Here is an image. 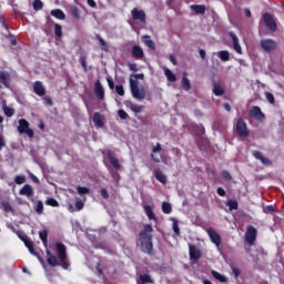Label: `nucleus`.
<instances>
[{
    "label": "nucleus",
    "instance_id": "obj_1",
    "mask_svg": "<svg viewBox=\"0 0 284 284\" xmlns=\"http://www.w3.org/2000/svg\"><path fill=\"white\" fill-rule=\"evenodd\" d=\"M154 227L152 224H144L136 237V247L142 254L154 255Z\"/></svg>",
    "mask_w": 284,
    "mask_h": 284
},
{
    "label": "nucleus",
    "instance_id": "obj_61",
    "mask_svg": "<svg viewBox=\"0 0 284 284\" xmlns=\"http://www.w3.org/2000/svg\"><path fill=\"white\" fill-rule=\"evenodd\" d=\"M266 99L268 103H274V94L266 92Z\"/></svg>",
    "mask_w": 284,
    "mask_h": 284
},
{
    "label": "nucleus",
    "instance_id": "obj_7",
    "mask_svg": "<svg viewBox=\"0 0 284 284\" xmlns=\"http://www.w3.org/2000/svg\"><path fill=\"white\" fill-rule=\"evenodd\" d=\"M248 116L255 119V121H265V113L261 111V106H253L248 111Z\"/></svg>",
    "mask_w": 284,
    "mask_h": 284
},
{
    "label": "nucleus",
    "instance_id": "obj_39",
    "mask_svg": "<svg viewBox=\"0 0 284 284\" xmlns=\"http://www.w3.org/2000/svg\"><path fill=\"white\" fill-rule=\"evenodd\" d=\"M88 57L85 55H80L79 61L81 67L83 68L84 72H88V61H87Z\"/></svg>",
    "mask_w": 284,
    "mask_h": 284
},
{
    "label": "nucleus",
    "instance_id": "obj_56",
    "mask_svg": "<svg viewBox=\"0 0 284 284\" xmlns=\"http://www.w3.org/2000/svg\"><path fill=\"white\" fill-rule=\"evenodd\" d=\"M84 206H85V204L83 203V201L78 200L75 202V209L78 210V212H81V210H83Z\"/></svg>",
    "mask_w": 284,
    "mask_h": 284
},
{
    "label": "nucleus",
    "instance_id": "obj_59",
    "mask_svg": "<svg viewBox=\"0 0 284 284\" xmlns=\"http://www.w3.org/2000/svg\"><path fill=\"white\" fill-rule=\"evenodd\" d=\"M106 82L110 90H114V80H112L111 78H106Z\"/></svg>",
    "mask_w": 284,
    "mask_h": 284
},
{
    "label": "nucleus",
    "instance_id": "obj_14",
    "mask_svg": "<svg viewBox=\"0 0 284 284\" xmlns=\"http://www.w3.org/2000/svg\"><path fill=\"white\" fill-rule=\"evenodd\" d=\"M10 72L8 71H0V88H10Z\"/></svg>",
    "mask_w": 284,
    "mask_h": 284
},
{
    "label": "nucleus",
    "instance_id": "obj_11",
    "mask_svg": "<svg viewBox=\"0 0 284 284\" xmlns=\"http://www.w3.org/2000/svg\"><path fill=\"white\" fill-rule=\"evenodd\" d=\"M261 48L264 49L265 52H274V50H276V41L272 39L262 40Z\"/></svg>",
    "mask_w": 284,
    "mask_h": 284
},
{
    "label": "nucleus",
    "instance_id": "obj_42",
    "mask_svg": "<svg viewBox=\"0 0 284 284\" xmlns=\"http://www.w3.org/2000/svg\"><path fill=\"white\" fill-rule=\"evenodd\" d=\"M194 130L196 134H200V136H203V134H205V126H203V124H195Z\"/></svg>",
    "mask_w": 284,
    "mask_h": 284
},
{
    "label": "nucleus",
    "instance_id": "obj_21",
    "mask_svg": "<svg viewBox=\"0 0 284 284\" xmlns=\"http://www.w3.org/2000/svg\"><path fill=\"white\" fill-rule=\"evenodd\" d=\"M92 121L94 125H97V128H103V125H105V123L103 122V115H101V113L99 112H95L93 114Z\"/></svg>",
    "mask_w": 284,
    "mask_h": 284
},
{
    "label": "nucleus",
    "instance_id": "obj_64",
    "mask_svg": "<svg viewBox=\"0 0 284 284\" xmlns=\"http://www.w3.org/2000/svg\"><path fill=\"white\" fill-rule=\"evenodd\" d=\"M29 176H30L31 181H33V183H38V184L41 183V181H39V178H37V175L30 173Z\"/></svg>",
    "mask_w": 284,
    "mask_h": 284
},
{
    "label": "nucleus",
    "instance_id": "obj_58",
    "mask_svg": "<svg viewBox=\"0 0 284 284\" xmlns=\"http://www.w3.org/2000/svg\"><path fill=\"white\" fill-rule=\"evenodd\" d=\"M206 174L209 176H216V171L214 169H211L210 166H206Z\"/></svg>",
    "mask_w": 284,
    "mask_h": 284
},
{
    "label": "nucleus",
    "instance_id": "obj_27",
    "mask_svg": "<svg viewBox=\"0 0 284 284\" xmlns=\"http://www.w3.org/2000/svg\"><path fill=\"white\" fill-rule=\"evenodd\" d=\"M144 45H148L150 50H156V44L154 43L153 39L150 36H144Z\"/></svg>",
    "mask_w": 284,
    "mask_h": 284
},
{
    "label": "nucleus",
    "instance_id": "obj_16",
    "mask_svg": "<svg viewBox=\"0 0 284 284\" xmlns=\"http://www.w3.org/2000/svg\"><path fill=\"white\" fill-rule=\"evenodd\" d=\"M33 92L37 97H45V87H43V82L36 81L33 83Z\"/></svg>",
    "mask_w": 284,
    "mask_h": 284
},
{
    "label": "nucleus",
    "instance_id": "obj_31",
    "mask_svg": "<svg viewBox=\"0 0 284 284\" xmlns=\"http://www.w3.org/2000/svg\"><path fill=\"white\" fill-rule=\"evenodd\" d=\"M191 9L195 12V14H205V6L203 4H193Z\"/></svg>",
    "mask_w": 284,
    "mask_h": 284
},
{
    "label": "nucleus",
    "instance_id": "obj_19",
    "mask_svg": "<svg viewBox=\"0 0 284 284\" xmlns=\"http://www.w3.org/2000/svg\"><path fill=\"white\" fill-rule=\"evenodd\" d=\"M154 178L159 183H162V185H165L168 183V176L163 174V172L160 169H156L154 171Z\"/></svg>",
    "mask_w": 284,
    "mask_h": 284
},
{
    "label": "nucleus",
    "instance_id": "obj_4",
    "mask_svg": "<svg viewBox=\"0 0 284 284\" xmlns=\"http://www.w3.org/2000/svg\"><path fill=\"white\" fill-rule=\"evenodd\" d=\"M18 132L19 134H27L29 139H34V131L30 129V122L26 119H20L18 121Z\"/></svg>",
    "mask_w": 284,
    "mask_h": 284
},
{
    "label": "nucleus",
    "instance_id": "obj_30",
    "mask_svg": "<svg viewBox=\"0 0 284 284\" xmlns=\"http://www.w3.org/2000/svg\"><path fill=\"white\" fill-rule=\"evenodd\" d=\"M164 74L170 83H174L176 81V75L172 72V70L165 68Z\"/></svg>",
    "mask_w": 284,
    "mask_h": 284
},
{
    "label": "nucleus",
    "instance_id": "obj_49",
    "mask_svg": "<svg viewBox=\"0 0 284 284\" xmlns=\"http://www.w3.org/2000/svg\"><path fill=\"white\" fill-rule=\"evenodd\" d=\"M34 210H36L37 214H43V202L38 201Z\"/></svg>",
    "mask_w": 284,
    "mask_h": 284
},
{
    "label": "nucleus",
    "instance_id": "obj_26",
    "mask_svg": "<svg viewBox=\"0 0 284 284\" xmlns=\"http://www.w3.org/2000/svg\"><path fill=\"white\" fill-rule=\"evenodd\" d=\"M24 245L29 250L30 254H32L33 256H37V250H34V242H32V240L26 239Z\"/></svg>",
    "mask_w": 284,
    "mask_h": 284
},
{
    "label": "nucleus",
    "instance_id": "obj_10",
    "mask_svg": "<svg viewBox=\"0 0 284 284\" xmlns=\"http://www.w3.org/2000/svg\"><path fill=\"white\" fill-rule=\"evenodd\" d=\"M206 234H209L210 240L212 241V243H214V245H216V247L221 246V234H219L214 229L209 227L206 230Z\"/></svg>",
    "mask_w": 284,
    "mask_h": 284
},
{
    "label": "nucleus",
    "instance_id": "obj_54",
    "mask_svg": "<svg viewBox=\"0 0 284 284\" xmlns=\"http://www.w3.org/2000/svg\"><path fill=\"white\" fill-rule=\"evenodd\" d=\"M173 232L179 236L181 234V229H179V221L173 222Z\"/></svg>",
    "mask_w": 284,
    "mask_h": 284
},
{
    "label": "nucleus",
    "instance_id": "obj_32",
    "mask_svg": "<svg viewBox=\"0 0 284 284\" xmlns=\"http://www.w3.org/2000/svg\"><path fill=\"white\" fill-rule=\"evenodd\" d=\"M213 94H215V97H223L225 94V90L221 85L214 84Z\"/></svg>",
    "mask_w": 284,
    "mask_h": 284
},
{
    "label": "nucleus",
    "instance_id": "obj_12",
    "mask_svg": "<svg viewBox=\"0 0 284 284\" xmlns=\"http://www.w3.org/2000/svg\"><path fill=\"white\" fill-rule=\"evenodd\" d=\"M94 94L100 101L105 99V90L103 89V84H101L100 80L95 81L94 83Z\"/></svg>",
    "mask_w": 284,
    "mask_h": 284
},
{
    "label": "nucleus",
    "instance_id": "obj_13",
    "mask_svg": "<svg viewBox=\"0 0 284 284\" xmlns=\"http://www.w3.org/2000/svg\"><path fill=\"white\" fill-rule=\"evenodd\" d=\"M263 19L266 28H268V30L272 32H276V22L274 21V18H272V14L264 13Z\"/></svg>",
    "mask_w": 284,
    "mask_h": 284
},
{
    "label": "nucleus",
    "instance_id": "obj_43",
    "mask_svg": "<svg viewBox=\"0 0 284 284\" xmlns=\"http://www.w3.org/2000/svg\"><path fill=\"white\" fill-rule=\"evenodd\" d=\"M219 59H221V61H230V52L229 51H220Z\"/></svg>",
    "mask_w": 284,
    "mask_h": 284
},
{
    "label": "nucleus",
    "instance_id": "obj_25",
    "mask_svg": "<svg viewBox=\"0 0 284 284\" xmlns=\"http://www.w3.org/2000/svg\"><path fill=\"white\" fill-rule=\"evenodd\" d=\"M51 17L59 19L60 21L65 20V13L61 9H53L50 11Z\"/></svg>",
    "mask_w": 284,
    "mask_h": 284
},
{
    "label": "nucleus",
    "instance_id": "obj_20",
    "mask_svg": "<svg viewBox=\"0 0 284 284\" xmlns=\"http://www.w3.org/2000/svg\"><path fill=\"white\" fill-rule=\"evenodd\" d=\"M253 156L257 161H261V163H263V165H270V163H272L270 161V159L263 156V153L261 151H253Z\"/></svg>",
    "mask_w": 284,
    "mask_h": 284
},
{
    "label": "nucleus",
    "instance_id": "obj_9",
    "mask_svg": "<svg viewBox=\"0 0 284 284\" xmlns=\"http://www.w3.org/2000/svg\"><path fill=\"white\" fill-rule=\"evenodd\" d=\"M131 17L133 21H140V23H145L146 21L145 11L143 9L134 8L131 11Z\"/></svg>",
    "mask_w": 284,
    "mask_h": 284
},
{
    "label": "nucleus",
    "instance_id": "obj_2",
    "mask_svg": "<svg viewBox=\"0 0 284 284\" xmlns=\"http://www.w3.org/2000/svg\"><path fill=\"white\" fill-rule=\"evenodd\" d=\"M55 251L59 260L54 256V254H52L50 248L45 250L48 265H50V267H61L62 270H69L70 262L68 261V250L65 248V244L61 242L55 243Z\"/></svg>",
    "mask_w": 284,
    "mask_h": 284
},
{
    "label": "nucleus",
    "instance_id": "obj_18",
    "mask_svg": "<svg viewBox=\"0 0 284 284\" xmlns=\"http://www.w3.org/2000/svg\"><path fill=\"white\" fill-rule=\"evenodd\" d=\"M229 37H231L233 41V48L237 54H243V49L241 48V44L239 43V37L235 36L234 32H230Z\"/></svg>",
    "mask_w": 284,
    "mask_h": 284
},
{
    "label": "nucleus",
    "instance_id": "obj_46",
    "mask_svg": "<svg viewBox=\"0 0 284 284\" xmlns=\"http://www.w3.org/2000/svg\"><path fill=\"white\" fill-rule=\"evenodd\" d=\"M118 116L122 120V121H125L129 119L130 115H128V112H125V110L123 109H120L118 111Z\"/></svg>",
    "mask_w": 284,
    "mask_h": 284
},
{
    "label": "nucleus",
    "instance_id": "obj_5",
    "mask_svg": "<svg viewBox=\"0 0 284 284\" xmlns=\"http://www.w3.org/2000/svg\"><path fill=\"white\" fill-rule=\"evenodd\" d=\"M258 234V231H256V227L253 225H248L246 227V233H245V241L248 243V245H254L256 243V236Z\"/></svg>",
    "mask_w": 284,
    "mask_h": 284
},
{
    "label": "nucleus",
    "instance_id": "obj_24",
    "mask_svg": "<svg viewBox=\"0 0 284 284\" xmlns=\"http://www.w3.org/2000/svg\"><path fill=\"white\" fill-rule=\"evenodd\" d=\"M182 88L185 92H190V90H192V83H190V79H187V72L183 73Z\"/></svg>",
    "mask_w": 284,
    "mask_h": 284
},
{
    "label": "nucleus",
    "instance_id": "obj_6",
    "mask_svg": "<svg viewBox=\"0 0 284 284\" xmlns=\"http://www.w3.org/2000/svg\"><path fill=\"white\" fill-rule=\"evenodd\" d=\"M235 129L239 136H242V138L250 136V131L247 130V123H245V120L243 118H240L237 120Z\"/></svg>",
    "mask_w": 284,
    "mask_h": 284
},
{
    "label": "nucleus",
    "instance_id": "obj_17",
    "mask_svg": "<svg viewBox=\"0 0 284 284\" xmlns=\"http://www.w3.org/2000/svg\"><path fill=\"white\" fill-rule=\"evenodd\" d=\"M189 255L191 261H200L201 258V250L196 248V246L190 244L189 245Z\"/></svg>",
    "mask_w": 284,
    "mask_h": 284
},
{
    "label": "nucleus",
    "instance_id": "obj_53",
    "mask_svg": "<svg viewBox=\"0 0 284 284\" xmlns=\"http://www.w3.org/2000/svg\"><path fill=\"white\" fill-rule=\"evenodd\" d=\"M42 101L44 103V105H54V102H52V98H50V95H45L44 98H42Z\"/></svg>",
    "mask_w": 284,
    "mask_h": 284
},
{
    "label": "nucleus",
    "instance_id": "obj_48",
    "mask_svg": "<svg viewBox=\"0 0 284 284\" xmlns=\"http://www.w3.org/2000/svg\"><path fill=\"white\" fill-rule=\"evenodd\" d=\"M14 183H17V185H23V183H26V175H17L14 178Z\"/></svg>",
    "mask_w": 284,
    "mask_h": 284
},
{
    "label": "nucleus",
    "instance_id": "obj_38",
    "mask_svg": "<svg viewBox=\"0 0 284 284\" xmlns=\"http://www.w3.org/2000/svg\"><path fill=\"white\" fill-rule=\"evenodd\" d=\"M1 207L3 210V212H14V209H12V205L10 204V202H1Z\"/></svg>",
    "mask_w": 284,
    "mask_h": 284
},
{
    "label": "nucleus",
    "instance_id": "obj_47",
    "mask_svg": "<svg viewBox=\"0 0 284 284\" xmlns=\"http://www.w3.org/2000/svg\"><path fill=\"white\" fill-rule=\"evenodd\" d=\"M115 92L119 97H125V89H123L122 84L115 85Z\"/></svg>",
    "mask_w": 284,
    "mask_h": 284
},
{
    "label": "nucleus",
    "instance_id": "obj_23",
    "mask_svg": "<svg viewBox=\"0 0 284 284\" xmlns=\"http://www.w3.org/2000/svg\"><path fill=\"white\" fill-rule=\"evenodd\" d=\"M19 194L21 196H32V194H34V191L32 190V186L30 184H24L23 187L19 191Z\"/></svg>",
    "mask_w": 284,
    "mask_h": 284
},
{
    "label": "nucleus",
    "instance_id": "obj_55",
    "mask_svg": "<svg viewBox=\"0 0 284 284\" xmlns=\"http://www.w3.org/2000/svg\"><path fill=\"white\" fill-rule=\"evenodd\" d=\"M71 16L73 17V19H80L81 16L79 14V9L77 7L71 9Z\"/></svg>",
    "mask_w": 284,
    "mask_h": 284
},
{
    "label": "nucleus",
    "instance_id": "obj_8",
    "mask_svg": "<svg viewBox=\"0 0 284 284\" xmlns=\"http://www.w3.org/2000/svg\"><path fill=\"white\" fill-rule=\"evenodd\" d=\"M131 57L136 61H143V59L145 58V52L143 51V48H141V45L134 44L131 50Z\"/></svg>",
    "mask_w": 284,
    "mask_h": 284
},
{
    "label": "nucleus",
    "instance_id": "obj_57",
    "mask_svg": "<svg viewBox=\"0 0 284 284\" xmlns=\"http://www.w3.org/2000/svg\"><path fill=\"white\" fill-rule=\"evenodd\" d=\"M231 270L235 278H239V276H241V270L239 267L232 266Z\"/></svg>",
    "mask_w": 284,
    "mask_h": 284
},
{
    "label": "nucleus",
    "instance_id": "obj_28",
    "mask_svg": "<svg viewBox=\"0 0 284 284\" xmlns=\"http://www.w3.org/2000/svg\"><path fill=\"white\" fill-rule=\"evenodd\" d=\"M144 212H145L149 221H156V215L154 214V211H152V206L144 205Z\"/></svg>",
    "mask_w": 284,
    "mask_h": 284
},
{
    "label": "nucleus",
    "instance_id": "obj_52",
    "mask_svg": "<svg viewBox=\"0 0 284 284\" xmlns=\"http://www.w3.org/2000/svg\"><path fill=\"white\" fill-rule=\"evenodd\" d=\"M100 196H102V199H104L105 201H108V199H110V193L108 192V189L102 187L100 190Z\"/></svg>",
    "mask_w": 284,
    "mask_h": 284
},
{
    "label": "nucleus",
    "instance_id": "obj_33",
    "mask_svg": "<svg viewBox=\"0 0 284 284\" xmlns=\"http://www.w3.org/2000/svg\"><path fill=\"white\" fill-rule=\"evenodd\" d=\"M95 39H97V41H99L102 50H104V52H108V50H109L108 42L104 41V39L101 37V34H97Z\"/></svg>",
    "mask_w": 284,
    "mask_h": 284
},
{
    "label": "nucleus",
    "instance_id": "obj_41",
    "mask_svg": "<svg viewBox=\"0 0 284 284\" xmlns=\"http://www.w3.org/2000/svg\"><path fill=\"white\" fill-rule=\"evenodd\" d=\"M45 205H50L51 207H59V201L54 197H49L45 201Z\"/></svg>",
    "mask_w": 284,
    "mask_h": 284
},
{
    "label": "nucleus",
    "instance_id": "obj_36",
    "mask_svg": "<svg viewBox=\"0 0 284 284\" xmlns=\"http://www.w3.org/2000/svg\"><path fill=\"white\" fill-rule=\"evenodd\" d=\"M162 212L163 214H172V204H170L169 202H163Z\"/></svg>",
    "mask_w": 284,
    "mask_h": 284
},
{
    "label": "nucleus",
    "instance_id": "obj_40",
    "mask_svg": "<svg viewBox=\"0 0 284 284\" xmlns=\"http://www.w3.org/2000/svg\"><path fill=\"white\" fill-rule=\"evenodd\" d=\"M226 205L231 211L239 210V202L236 200H229Z\"/></svg>",
    "mask_w": 284,
    "mask_h": 284
},
{
    "label": "nucleus",
    "instance_id": "obj_34",
    "mask_svg": "<svg viewBox=\"0 0 284 284\" xmlns=\"http://www.w3.org/2000/svg\"><path fill=\"white\" fill-rule=\"evenodd\" d=\"M54 34L58 37V39H61L63 37V27L59 23H54Z\"/></svg>",
    "mask_w": 284,
    "mask_h": 284
},
{
    "label": "nucleus",
    "instance_id": "obj_60",
    "mask_svg": "<svg viewBox=\"0 0 284 284\" xmlns=\"http://www.w3.org/2000/svg\"><path fill=\"white\" fill-rule=\"evenodd\" d=\"M153 154L161 152V143H156V145L152 149Z\"/></svg>",
    "mask_w": 284,
    "mask_h": 284
},
{
    "label": "nucleus",
    "instance_id": "obj_44",
    "mask_svg": "<svg viewBox=\"0 0 284 284\" xmlns=\"http://www.w3.org/2000/svg\"><path fill=\"white\" fill-rule=\"evenodd\" d=\"M77 191L80 196H83L84 194H90V187L87 186H78Z\"/></svg>",
    "mask_w": 284,
    "mask_h": 284
},
{
    "label": "nucleus",
    "instance_id": "obj_63",
    "mask_svg": "<svg viewBox=\"0 0 284 284\" xmlns=\"http://www.w3.org/2000/svg\"><path fill=\"white\" fill-rule=\"evenodd\" d=\"M128 68H129L130 72H136V70H138L136 64H134V63H129Z\"/></svg>",
    "mask_w": 284,
    "mask_h": 284
},
{
    "label": "nucleus",
    "instance_id": "obj_50",
    "mask_svg": "<svg viewBox=\"0 0 284 284\" xmlns=\"http://www.w3.org/2000/svg\"><path fill=\"white\" fill-rule=\"evenodd\" d=\"M3 113L6 114V116H14V109L9 108V106H4L3 108Z\"/></svg>",
    "mask_w": 284,
    "mask_h": 284
},
{
    "label": "nucleus",
    "instance_id": "obj_37",
    "mask_svg": "<svg viewBox=\"0 0 284 284\" xmlns=\"http://www.w3.org/2000/svg\"><path fill=\"white\" fill-rule=\"evenodd\" d=\"M32 8H33V10H36V12H39L40 10H43V1L34 0L33 3H32Z\"/></svg>",
    "mask_w": 284,
    "mask_h": 284
},
{
    "label": "nucleus",
    "instance_id": "obj_62",
    "mask_svg": "<svg viewBox=\"0 0 284 284\" xmlns=\"http://www.w3.org/2000/svg\"><path fill=\"white\" fill-rule=\"evenodd\" d=\"M216 194H217L219 196H225V189H223V187H217V189H216Z\"/></svg>",
    "mask_w": 284,
    "mask_h": 284
},
{
    "label": "nucleus",
    "instance_id": "obj_22",
    "mask_svg": "<svg viewBox=\"0 0 284 284\" xmlns=\"http://www.w3.org/2000/svg\"><path fill=\"white\" fill-rule=\"evenodd\" d=\"M126 108H130V110L132 112H134L135 114H141V112H143V105H139L133 103L132 101L126 102Z\"/></svg>",
    "mask_w": 284,
    "mask_h": 284
},
{
    "label": "nucleus",
    "instance_id": "obj_45",
    "mask_svg": "<svg viewBox=\"0 0 284 284\" xmlns=\"http://www.w3.org/2000/svg\"><path fill=\"white\" fill-rule=\"evenodd\" d=\"M40 241H42L43 245L48 244V231L39 232Z\"/></svg>",
    "mask_w": 284,
    "mask_h": 284
},
{
    "label": "nucleus",
    "instance_id": "obj_3",
    "mask_svg": "<svg viewBox=\"0 0 284 284\" xmlns=\"http://www.w3.org/2000/svg\"><path fill=\"white\" fill-rule=\"evenodd\" d=\"M139 79L143 81V79H145V75L143 73H136L130 78V91L133 99H136L138 101H143V99H145L146 97V92L145 88L139 87Z\"/></svg>",
    "mask_w": 284,
    "mask_h": 284
},
{
    "label": "nucleus",
    "instance_id": "obj_15",
    "mask_svg": "<svg viewBox=\"0 0 284 284\" xmlns=\"http://www.w3.org/2000/svg\"><path fill=\"white\" fill-rule=\"evenodd\" d=\"M106 156L112 168H114V170H121V164H119V159L116 158V155H114L113 151H108Z\"/></svg>",
    "mask_w": 284,
    "mask_h": 284
},
{
    "label": "nucleus",
    "instance_id": "obj_29",
    "mask_svg": "<svg viewBox=\"0 0 284 284\" xmlns=\"http://www.w3.org/2000/svg\"><path fill=\"white\" fill-rule=\"evenodd\" d=\"M211 274H212L213 278H215L220 283H227V277H225V275H223L216 271H211Z\"/></svg>",
    "mask_w": 284,
    "mask_h": 284
},
{
    "label": "nucleus",
    "instance_id": "obj_35",
    "mask_svg": "<svg viewBox=\"0 0 284 284\" xmlns=\"http://www.w3.org/2000/svg\"><path fill=\"white\" fill-rule=\"evenodd\" d=\"M140 281H141L142 284H152V283H154V281L152 280V277L149 274L140 275Z\"/></svg>",
    "mask_w": 284,
    "mask_h": 284
},
{
    "label": "nucleus",
    "instance_id": "obj_51",
    "mask_svg": "<svg viewBox=\"0 0 284 284\" xmlns=\"http://www.w3.org/2000/svg\"><path fill=\"white\" fill-rule=\"evenodd\" d=\"M221 176L224 181H232V174L226 170L221 172Z\"/></svg>",
    "mask_w": 284,
    "mask_h": 284
}]
</instances>
